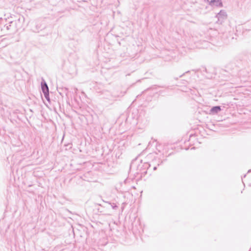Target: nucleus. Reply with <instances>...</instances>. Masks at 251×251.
<instances>
[{
  "label": "nucleus",
  "instance_id": "3",
  "mask_svg": "<svg viewBox=\"0 0 251 251\" xmlns=\"http://www.w3.org/2000/svg\"><path fill=\"white\" fill-rule=\"evenodd\" d=\"M42 89L43 93L45 95V97H46L49 95V89L46 83H45L43 84H42Z\"/></svg>",
  "mask_w": 251,
  "mask_h": 251
},
{
  "label": "nucleus",
  "instance_id": "1",
  "mask_svg": "<svg viewBox=\"0 0 251 251\" xmlns=\"http://www.w3.org/2000/svg\"><path fill=\"white\" fill-rule=\"evenodd\" d=\"M183 76L196 77H199V76L196 72L193 70L192 71H187L179 76L180 77Z\"/></svg>",
  "mask_w": 251,
  "mask_h": 251
},
{
  "label": "nucleus",
  "instance_id": "2",
  "mask_svg": "<svg viewBox=\"0 0 251 251\" xmlns=\"http://www.w3.org/2000/svg\"><path fill=\"white\" fill-rule=\"evenodd\" d=\"M209 5L213 6L222 7L223 4L221 0H211L209 2Z\"/></svg>",
  "mask_w": 251,
  "mask_h": 251
},
{
  "label": "nucleus",
  "instance_id": "4",
  "mask_svg": "<svg viewBox=\"0 0 251 251\" xmlns=\"http://www.w3.org/2000/svg\"><path fill=\"white\" fill-rule=\"evenodd\" d=\"M226 16V12L224 10H221L220 12L217 15V17L219 20L220 18H225Z\"/></svg>",
  "mask_w": 251,
  "mask_h": 251
},
{
  "label": "nucleus",
  "instance_id": "5",
  "mask_svg": "<svg viewBox=\"0 0 251 251\" xmlns=\"http://www.w3.org/2000/svg\"><path fill=\"white\" fill-rule=\"evenodd\" d=\"M220 110H221L220 107H219V106H215V107H213L211 109V112L212 113H217L219 111H220Z\"/></svg>",
  "mask_w": 251,
  "mask_h": 251
}]
</instances>
